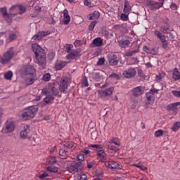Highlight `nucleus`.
I'll list each match as a JSON object with an SVG mask.
<instances>
[{
	"label": "nucleus",
	"instance_id": "f257e3e1",
	"mask_svg": "<svg viewBox=\"0 0 180 180\" xmlns=\"http://www.w3.org/2000/svg\"><path fill=\"white\" fill-rule=\"evenodd\" d=\"M32 50L35 54V63L41 65L42 68H44L46 67V53L44 49L35 43L32 44Z\"/></svg>",
	"mask_w": 180,
	"mask_h": 180
},
{
	"label": "nucleus",
	"instance_id": "f03ea898",
	"mask_svg": "<svg viewBox=\"0 0 180 180\" xmlns=\"http://www.w3.org/2000/svg\"><path fill=\"white\" fill-rule=\"evenodd\" d=\"M39 109L37 105H32L25 109V111L22 114V117L24 120H29V119H33Z\"/></svg>",
	"mask_w": 180,
	"mask_h": 180
},
{
	"label": "nucleus",
	"instance_id": "7ed1b4c3",
	"mask_svg": "<svg viewBox=\"0 0 180 180\" xmlns=\"http://www.w3.org/2000/svg\"><path fill=\"white\" fill-rule=\"evenodd\" d=\"M42 95H58V89L56 87L55 83L49 84L42 89Z\"/></svg>",
	"mask_w": 180,
	"mask_h": 180
},
{
	"label": "nucleus",
	"instance_id": "20e7f679",
	"mask_svg": "<svg viewBox=\"0 0 180 180\" xmlns=\"http://www.w3.org/2000/svg\"><path fill=\"white\" fill-rule=\"evenodd\" d=\"M15 56V51L13 49H10L3 54V64H8Z\"/></svg>",
	"mask_w": 180,
	"mask_h": 180
},
{
	"label": "nucleus",
	"instance_id": "39448f33",
	"mask_svg": "<svg viewBox=\"0 0 180 180\" xmlns=\"http://www.w3.org/2000/svg\"><path fill=\"white\" fill-rule=\"evenodd\" d=\"M159 89H150L149 92L146 93V96L149 105H153L154 103V100L155 99V94H158Z\"/></svg>",
	"mask_w": 180,
	"mask_h": 180
},
{
	"label": "nucleus",
	"instance_id": "423d86ee",
	"mask_svg": "<svg viewBox=\"0 0 180 180\" xmlns=\"http://www.w3.org/2000/svg\"><path fill=\"white\" fill-rule=\"evenodd\" d=\"M15 131V123L11 121H7L4 125L3 131L4 133H13Z\"/></svg>",
	"mask_w": 180,
	"mask_h": 180
},
{
	"label": "nucleus",
	"instance_id": "0eeeda50",
	"mask_svg": "<svg viewBox=\"0 0 180 180\" xmlns=\"http://www.w3.org/2000/svg\"><path fill=\"white\" fill-rule=\"evenodd\" d=\"M22 72L25 75H36V70L34 66L27 65L22 68Z\"/></svg>",
	"mask_w": 180,
	"mask_h": 180
},
{
	"label": "nucleus",
	"instance_id": "6e6552de",
	"mask_svg": "<svg viewBox=\"0 0 180 180\" xmlns=\"http://www.w3.org/2000/svg\"><path fill=\"white\" fill-rule=\"evenodd\" d=\"M105 166L110 169H122L123 166L115 161H106Z\"/></svg>",
	"mask_w": 180,
	"mask_h": 180
},
{
	"label": "nucleus",
	"instance_id": "1a4fd4ad",
	"mask_svg": "<svg viewBox=\"0 0 180 180\" xmlns=\"http://www.w3.org/2000/svg\"><path fill=\"white\" fill-rule=\"evenodd\" d=\"M136 68H129L123 71L122 75L125 77V78H133V77L136 76Z\"/></svg>",
	"mask_w": 180,
	"mask_h": 180
},
{
	"label": "nucleus",
	"instance_id": "9d476101",
	"mask_svg": "<svg viewBox=\"0 0 180 180\" xmlns=\"http://www.w3.org/2000/svg\"><path fill=\"white\" fill-rule=\"evenodd\" d=\"M113 91H115V88L110 87L108 89H106L105 90L98 91V94L101 98H106V96H110V95L113 94Z\"/></svg>",
	"mask_w": 180,
	"mask_h": 180
},
{
	"label": "nucleus",
	"instance_id": "9b49d317",
	"mask_svg": "<svg viewBox=\"0 0 180 180\" xmlns=\"http://www.w3.org/2000/svg\"><path fill=\"white\" fill-rule=\"evenodd\" d=\"M146 5L150 9L155 11L157 9H160V8H162V5H164V4L149 0L146 2Z\"/></svg>",
	"mask_w": 180,
	"mask_h": 180
},
{
	"label": "nucleus",
	"instance_id": "f8f14e48",
	"mask_svg": "<svg viewBox=\"0 0 180 180\" xmlns=\"http://www.w3.org/2000/svg\"><path fill=\"white\" fill-rule=\"evenodd\" d=\"M117 44L122 49H127L131 47V41L129 39H122L117 41Z\"/></svg>",
	"mask_w": 180,
	"mask_h": 180
},
{
	"label": "nucleus",
	"instance_id": "ddd939ff",
	"mask_svg": "<svg viewBox=\"0 0 180 180\" xmlns=\"http://www.w3.org/2000/svg\"><path fill=\"white\" fill-rule=\"evenodd\" d=\"M20 136L22 137V139H27V137H30V127L28 125L25 126L23 130L20 131Z\"/></svg>",
	"mask_w": 180,
	"mask_h": 180
},
{
	"label": "nucleus",
	"instance_id": "4468645a",
	"mask_svg": "<svg viewBox=\"0 0 180 180\" xmlns=\"http://www.w3.org/2000/svg\"><path fill=\"white\" fill-rule=\"evenodd\" d=\"M67 89H68V79H63L59 85V90L60 91V92H63V94H65Z\"/></svg>",
	"mask_w": 180,
	"mask_h": 180
},
{
	"label": "nucleus",
	"instance_id": "2eb2a0df",
	"mask_svg": "<svg viewBox=\"0 0 180 180\" xmlns=\"http://www.w3.org/2000/svg\"><path fill=\"white\" fill-rule=\"evenodd\" d=\"M81 169V162H77L74 165H72L69 167L68 171L72 174H75V172H78V170Z\"/></svg>",
	"mask_w": 180,
	"mask_h": 180
},
{
	"label": "nucleus",
	"instance_id": "dca6fc26",
	"mask_svg": "<svg viewBox=\"0 0 180 180\" xmlns=\"http://www.w3.org/2000/svg\"><path fill=\"white\" fill-rule=\"evenodd\" d=\"M178 109H180L179 102L169 104L167 106V110L174 112V113H176Z\"/></svg>",
	"mask_w": 180,
	"mask_h": 180
},
{
	"label": "nucleus",
	"instance_id": "f3484780",
	"mask_svg": "<svg viewBox=\"0 0 180 180\" xmlns=\"http://www.w3.org/2000/svg\"><path fill=\"white\" fill-rule=\"evenodd\" d=\"M143 94H144V89H143V87L141 86L132 89V94L135 97L140 96V95H143Z\"/></svg>",
	"mask_w": 180,
	"mask_h": 180
},
{
	"label": "nucleus",
	"instance_id": "a211bd4d",
	"mask_svg": "<svg viewBox=\"0 0 180 180\" xmlns=\"http://www.w3.org/2000/svg\"><path fill=\"white\" fill-rule=\"evenodd\" d=\"M49 32L40 31L32 37V40H40L41 38L44 37V36H49Z\"/></svg>",
	"mask_w": 180,
	"mask_h": 180
},
{
	"label": "nucleus",
	"instance_id": "6ab92c4d",
	"mask_svg": "<svg viewBox=\"0 0 180 180\" xmlns=\"http://www.w3.org/2000/svg\"><path fill=\"white\" fill-rule=\"evenodd\" d=\"M80 53H81V50L75 49V50L71 51L67 56V58H68V60H74V58H75L76 57H78V56H79Z\"/></svg>",
	"mask_w": 180,
	"mask_h": 180
},
{
	"label": "nucleus",
	"instance_id": "aec40b11",
	"mask_svg": "<svg viewBox=\"0 0 180 180\" xmlns=\"http://www.w3.org/2000/svg\"><path fill=\"white\" fill-rule=\"evenodd\" d=\"M143 51H146V53H147L148 54H153V56H155V54H157V53H158L157 51V49L148 48L146 46L143 47Z\"/></svg>",
	"mask_w": 180,
	"mask_h": 180
},
{
	"label": "nucleus",
	"instance_id": "412c9836",
	"mask_svg": "<svg viewBox=\"0 0 180 180\" xmlns=\"http://www.w3.org/2000/svg\"><path fill=\"white\" fill-rule=\"evenodd\" d=\"M108 63L110 65H117L119 60H117L116 56L112 55L108 58Z\"/></svg>",
	"mask_w": 180,
	"mask_h": 180
},
{
	"label": "nucleus",
	"instance_id": "4be33fe9",
	"mask_svg": "<svg viewBox=\"0 0 180 180\" xmlns=\"http://www.w3.org/2000/svg\"><path fill=\"white\" fill-rule=\"evenodd\" d=\"M90 79L94 81V82H98L101 79V75L98 72H93L89 75Z\"/></svg>",
	"mask_w": 180,
	"mask_h": 180
},
{
	"label": "nucleus",
	"instance_id": "5701e85b",
	"mask_svg": "<svg viewBox=\"0 0 180 180\" xmlns=\"http://www.w3.org/2000/svg\"><path fill=\"white\" fill-rule=\"evenodd\" d=\"M37 79V77H36V75H30V77L25 79L26 84L32 85V84H34V81H36Z\"/></svg>",
	"mask_w": 180,
	"mask_h": 180
},
{
	"label": "nucleus",
	"instance_id": "b1692460",
	"mask_svg": "<svg viewBox=\"0 0 180 180\" xmlns=\"http://www.w3.org/2000/svg\"><path fill=\"white\" fill-rule=\"evenodd\" d=\"M67 64V61H59L56 63L55 68L56 70L60 71V70H63V68H64Z\"/></svg>",
	"mask_w": 180,
	"mask_h": 180
},
{
	"label": "nucleus",
	"instance_id": "393cba45",
	"mask_svg": "<svg viewBox=\"0 0 180 180\" xmlns=\"http://www.w3.org/2000/svg\"><path fill=\"white\" fill-rule=\"evenodd\" d=\"M70 20H71V18L70 17V15L68 14V11L67 10H65L64 13H63L64 25H68V23H70Z\"/></svg>",
	"mask_w": 180,
	"mask_h": 180
},
{
	"label": "nucleus",
	"instance_id": "a878e982",
	"mask_svg": "<svg viewBox=\"0 0 180 180\" xmlns=\"http://www.w3.org/2000/svg\"><path fill=\"white\" fill-rule=\"evenodd\" d=\"M105 146L107 148H108V150H112V151H114L115 153H117L119 151V148L113 146L112 144V142H110V141H108V142H106Z\"/></svg>",
	"mask_w": 180,
	"mask_h": 180
},
{
	"label": "nucleus",
	"instance_id": "bb28decb",
	"mask_svg": "<svg viewBox=\"0 0 180 180\" xmlns=\"http://www.w3.org/2000/svg\"><path fill=\"white\" fill-rule=\"evenodd\" d=\"M99 16H101L99 11H95L94 13L89 15V20H95V19H98Z\"/></svg>",
	"mask_w": 180,
	"mask_h": 180
},
{
	"label": "nucleus",
	"instance_id": "cd10ccee",
	"mask_svg": "<svg viewBox=\"0 0 180 180\" xmlns=\"http://www.w3.org/2000/svg\"><path fill=\"white\" fill-rule=\"evenodd\" d=\"M93 44H94L96 47H101V46L103 44V40H102L101 37L96 38L93 40Z\"/></svg>",
	"mask_w": 180,
	"mask_h": 180
},
{
	"label": "nucleus",
	"instance_id": "c85d7f7f",
	"mask_svg": "<svg viewBox=\"0 0 180 180\" xmlns=\"http://www.w3.org/2000/svg\"><path fill=\"white\" fill-rule=\"evenodd\" d=\"M51 95L52 94L46 95V98H44V101L46 105H49V103H52L53 101H54V97H53Z\"/></svg>",
	"mask_w": 180,
	"mask_h": 180
},
{
	"label": "nucleus",
	"instance_id": "c756f323",
	"mask_svg": "<svg viewBox=\"0 0 180 180\" xmlns=\"http://www.w3.org/2000/svg\"><path fill=\"white\" fill-rule=\"evenodd\" d=\"M16 14H13V13H6L4 15H3L4 19L5 20L6 22H8L10 23V22L12 21V18L13 16H15Z\"/></svg>",
	"mask_w": 180,
	"mask_h": 180
},
{
	"label": "nucleus",
	"instance_id": "7c9ffc66",
	"mask_svg": "<svg viewBox=\"0 0 180 180\" xmlns=\"http://www.w3.org/2000/svg\"><path fill=\"white\" fill-rule=\"evenodd\" d=\"M130 11H131V6H130V4L127 1H125L123 12L124 13H129Z\"/></svg>",
	"mask_w": 180,
	"mask_h": 180
},
{
	"label": "nucleus",
	"instance_id": "2f4dec72",
	"mask_svg": "<svg viewBox=\"0 0 180 180\" xmlns=\"http://www.w3.org/2000/svg\"><path fill=\"white\" fill-rule=\"evenodd\" d=\"M160 32L163 33L164 34H168V31L169 30V25L168 24H166L165 25H162L160 27Z\"/></svg>",
	"mask_w": 180,
	"mask_h": 180
},
{
	"label": "nucleus",
	"instance_id": "473e14b6",
	"mask_svg": "<svg viewBox=\"0 0 180 180\" xmlns=\"http://www.w3.org/2000/svg\"><path fill=\"white\" fill-rule=\"evenodd\" d=\"M172 78L174 81H178L180 79V73L178 69H175L172 73Z\"/></svg>",
	"mask_w": 180,
	"mask_h": 180
},
{
	"label": "nucleus",
	"instance_id": "72a5a7b5",
	"mask_svg": "<svg viewBox=\"0 0 180 180\" xmlns=\"http://www.w3.org/2000/svg\"><path fill=\"white\" fill-rule=\"evenodd\" d=\"M97 155L101 160H106V153H105V150H98L97 153Z\"/></svg>",
	"mask_w": 180,
	"mask_h": 180
},
{
	"label": "nucleus",
	"instance_id": "f704fd0d",
	"mask_svg": "<svg viewBox=\"0 0 180 180\" xmlns=\"http://www.w3.org/2000/svg\"><path fill=\"white\" fill-rule=\"evenodd\" d=\"M18 32L10 34L8 36V40L10 41H13V40H16V39H18Z\"/></svg>",
	"mask_w": 180,
	"mask_h": 180
},
{
	"label": "nucleus",
	"instance_id": "c9c22d12",
	"mask_svg": "<svg viewBox=\"0 0 180 180\" xmlns=\"http://www.w3.org/2000/svg\"><path fill=\"white\" fill-rule=\"evenodd\" d=\"M83 44H86V42L84 40H76L74 43V46L76 47H79V46H82Z\"/></svg>",
	"mask_w": 180,
	"mask_h": 180
},
{
	"label": "nucleus",
	"instance_id": "e433bc0d",
	"mask_svg": "<svg viewBox=\"0 0 180 180\" xmlns=\"http://www.w3.org/2000/svg\"><path fill=\"white\" fill-rule=\"evenodd\" d=\"M179 129H180V122H175L172 127V130L173 131H176L177 130H179Z\"/></svg>",
	"mask_w": 180,
	"mask_h": 180
},
{
	"label": "nucleus",
	"instance_id": "4c0bfd02",
	"mask_svg": "<svg viewBox=\"0 0 180 180\" xmlns=\"http://www.w3.org/2000/svg\"><path fill=\"white\" fill-rule=\"evenodd\" d=\"M18 9L19 11V15H23L26 12V6H18Z\"/></svg>",
	"mask_w": 180,
	"mask_h": 180
},
{
	"label": "nucleus",
	"instance_id": "58836bf2",
	"mask_svg": "<svg viewBox=\"0 0 180 180\" xmlns=\"http://www.w3.org/2000/svg\"><path fill=\"white\" fill-rule=\"evenodd\" d=\"M110 142L111 144H115V146H120V140H119L117 138H112Z\"/></svg>",
	"mask_w": 180,
	"mask_h": 180
},
{
	"label": "nucleus",
	"instance_id": "ea45409f",
	"mask_svg": "<svg viewBox=\"0 0 180 180\" xmlns=\"http://www.w3.org/2000/svg\"><path fill=\"white\" fill-rule=\"evenodd\" d=\"M47 170L49 171V172H57L58 171V168L55 166H49L47 167Z\"/></svg>",
	"mask_w": 180,
	"mask_h": 180
},
{
	"label": "nucleus",
	"instance_id": "a19ab883",
	"mask_svg": "<svg viewBox=\"0 0 180 180\" xmlns=\"http://www.w3.org/2000/svg\"><path fill=\"white\" fill-rule=\"evenodd\" d=\"M48 162L51 165L56 164L57 162V159L56 157L51 156L48 158Z\"/></svg>",
	"mask_w": 180,
	"mask_h": 180
},
{
	"label": "nucleus",
	"instance_id": "79ce46f5",
	"mask_svg": "<svg viewBox=\"0 0 180 180\" xmlns=\"http://www.w3.org/2000/svg\"><path fill=\"white\" fill-rule=\"evenodd\" d=\"M51 75L50 73H46L43 75L42 79L43 81H46V82H49V79H51Z\"/></svg>",
	"mask_w": 180,
	"mask_h": 180
},
{
	"label": "nucleus",
	"instance_id": "37998d69",
	"mask_svg": "<svg viewBox=\"0 0 180 180\" xmlns=\"http://www.w3.org/2000/svg\"><path fill=\"white\" fill-rule=\"evenodd\" d=\"M164 134V131L162 129H159L155 132V137H161Z\"/></svg>",
	"mask_w": 180,
	"mask_h": 180
},
{
	"label": "nucleus",
	"instance_id": "c03bdc74",
	"mask_svg": "<svg viewBox=\"0 0 180 180\" xmlns=\"http://www.w3.org/2000/svg\"><path fill=\"white\" fill-rule=\"evenodd\" d=\"M137 53L136 50L134 51H130L125 53L126 57H131L132 56H134Z\"/></svg>",
	"mask_w": 180,
	"mask_h": 180
},
{
	"label": "nucleus",
	"instance_id": "a18cd8bd",
	"mask_svg": "<svg viewBox=\"0 0 180 180\" xmlns=\"http://www.w3.org/2000/svg\"><path fill=\"white\" fill-rule=\"evenodd\" d=\"M12 75H13V73L11 71H9V72H7L6 73H5L4 75V78L6 79H11L12 78Z\"/></svg>",
	"mask_w": 180,
	"mask_h": 180
},
{
	"label": "nucleus",
	"instance_id": "49530a36",
	"mask_svg": "<svg viewBox=\"0 0 180 180\" xmlns=\"http://www.w3.org/2000/svg\"><path fill=\"white\" fill-rule=\"evenodd\" d=\"M63 146L67 148H72L74 147V143L68 141V142H66Z\"/></svg>",
	"mask_w": 180,
	"mask_h": 180
},
{
	"label": "nucleus",
	"instance_id": "de8ad7c7",
	"mask_svg": "<svg viewBox=\"0 0 180 180\" xmlns=\"http://www.w3.org/2000/svg\"><path fill=\"white\" fill-rule=\"evenodd\" d=\"M95 26H96V21L91 22V23L89 25V30L92 32V30L95 29Z\"/></svg>",
	"mask_w": 180,
	"mask_h": 180
},
{
	"label": "nucleus",
	"instance_id": "09e8293b",
	"mask_svg": "<svg viewBox=\"0 0 180 180\" xmlns=\"http://www.w3.org/2000/svg\"><path fill=\"white\" fill-rule=\"evenodd\" d=\"M105 58H100L96 63V65H103L105 64Z\"/></svg>",
	"mask_w": 180,
	"mask_h": 180
},
{
	"label": "nucleus",
	"instance_id": "8fccbe9b",
	"mask_svg": "<svg viewBox=\"0 0 180 180\" xmlns=\"http://www.w3.org/2000/svg\"><path fill=\"white\" fill-rule=\"evenodd\" d=\"M66 154H67V150H65V149L60 148L59 150V155H60V157H65V155Z\"/></svg>",
	"mask_w": 180,
	"mask_h": 180
},
{
	"label": "nucleus",
	"instance_id": "3c124183",
	"mask_svg": "<svg viewBox=\"0 0 180 180\" xmlns=\"http://www.w3.org/2000/svg\"><path fill=\"white\" fill-rule=\"evenodd\" d=\"M154 34H155V36H157V37L158 39H160L164 35V34H162L161 32H160L158 30L154 31Z\"/></svg>",
	"mask_w": 180,
	"mask_h": 180
},
{
	"label": "nucleus",
	"instance_id": "603ef678",
	"mask_svg": "<svg viewBox=\"0 0 180 180\" xmlns=\"http://www.w3.org/2000/svg\"><path fill=\"white\" fill-rule=\"evenodd\" d=\"M129 19V15H127L126 13H122L121 14V20H124V22H127Z\"/></svg>",
	"mask_w": 180,
	"mask_h": 180
},
{
	"label": "nucleus",
	"instance_id": "864d4df0",
	"mask_svg": "<svg viewBox=\"0 0 180 180\" xmlns=\"http://www.w3.org/2000/svg\"><path fill=\"white\" fill-rule=\"evenodd\" d=\"M79 180H86V174L84 173H81L78 175Z\"/></svg>",
	"mask_w": 180,
	"mask_h": 180
},
{
	"label": "nucleus",
	"instance_id": "5fc2aeb1",
	"mask_svg": "<svg viewBox=\"0 0 180 180\" xmlns=\"http://www.w3.org/2000/svg\"><path fill=\"white\" fill-rule=\"evenodd\" d=\"M18 5H13L10 8L9 11H10V12H16V11H18Z\"/></svg>",
	"mask_w": 180,
	"mask_h": 180
},
{
	"label": "nucleus",
	"instance_id": "6e6d98bb",
	"mask_svg": "<svg viewBox=\"0 0 180 180\" xmlns=\"http://www.w3.org/2000/svg\"><path fill=\"white\" fill-rule=\"evenodd\" d=\"M90 147H92V148H96L97 150L102 149V145L99 144H92L90 146Z\"/></svg>",
	"mask_w": 180,
	"mask_h": 180
},
{
	"label": "nucleus",
	"instance_id": "4d7b16f0",
	"mask_svg": "<svg viewBox=\"0 0 180 180\" xmlns=\"http://www.w3.org/2000/svg\"><path fill=\"white\" fill-rule=\"evenodd\" d=\"M82 86H84L85 88L88 86V79H86V77L83 78Z\"/></svg>",
	"mask_w": 180,
	"mask_h": 180
},
{
	"label": "nucleus",
	"instance_id": "13d9d810",
	"mask_svg": "<svg viewBox=\"0 0 180 180\" xmlns=\"http://www.w3.org/2000/svg\"><path fill=\"white\" fill-rule=\"evenodd\" d=\"M0 12L2 13L3 16H5V15H6V13H8L6 7L0 8Z\"/></svg>",
	"mask_w": 180,
	"mask_h": 180
},
{
	"label": "nucleus",
	"instance_id": "bf43d9fd",
	"mask_svg": "<svg viewBox=\"0 0 180 180\" xmlns=\"http://www.w3.org/2000/svg\"><path fill=\"white\" fill-rule=\"evenodd\" d=\"M102 34L105 37V39H110V37L109 36V31L105 30L103 32Z\"/></svg>",
	"mask_w": 180,
	"mask_h": 180
},
{
	"label": "nucleus",
	"instance_id": "052dcab7",
	"mask_svg": "<svg viewBox=\"0 0 180 180\" xmlns=\"http://www.w3.org/2000/svg\"><path fill=\"white\" fill-rule=\"evenodd\" d=\"M77 158L79 161H84V160H85V157L82 153L77 155Z\"/></svg>",
	"mask_w": 180,
	"mask_h": 180
},
{
	"label": "nucleus",
	"instance_id": "680f3d73",
	"mask_svg": "<svg viewBox=\"0 0 180 180\" xmlns=\"http://www.w3.org/2000/svg\"><path fill=\"white\" fill-rule=\"evenodd\" d=\"M108 78H114L115 79H119V75L116 73H112L108 77Z\"/></svg>",
	"mask_w": 180,
	"mask_h": 180
},
{
	"label": "nucleus",
	"instance_id": "e2e57ef3",
	"mask_svg": "<svg viewBox=\"0 0 180 180\" xmlns=\"http://www.w3.org/2000/svg\"><path fill=\"white\" fill-rule=\"evenodd\" d=\"M172 94L176 96V98H180V91H172Z\"/></svg>",
	"mask_w": 180,
	"mask_h": 180
},
{
	"label": "nucleus",
	"instance_id": "0e129e2a",
	"mask_svg": "<svg viewBox=\"0 0 180 180\" xmlns=\"http://www.w3.org/2000/svg\"><path fill=\"white\" fill-rule=\"evenodd\" d=\"M164 78V74H159L158 75L156 76V80L157 81H161Z\"/></svg>",
	"mask_w": 180,
	"mask_h": 180
},
{
	"label": "nucleus",
	"instance_id": "69168bd1",
	"mask_svg": "<svg viewBox=\"0 0 180 180\" xmlns=\"http://www.w3.org/2000/svg\"><path fill=\"white\" fill-rule=\"evenodd\" d=\"M56 54L53 52H49L48 54V57L49 58H50V60H53V58H54Z\"/></svg>",
	"mask_w": 180,
	"mask_h": 180
},
{
	"label": "nucleus",
	"instance_id": "338daca9",
	"mask_svg": "<svg viewBox=\"0 0 180 180\" xmlns=\"http://www.w3.org/2000/svg\"><path fill=\"white\" fill-rule=\"evenodd\" d=\"M72 49V45H69L66 47V51L67 53H69V54L71 52V49Z\"/></svg>",
	"mask_w": 180,
	"mask_h": 180
},
{
	"label": "nucleus",
	"instance_id": "774afa93",
	"mask_svg": "<svg viewBox=\"0 0 180 180\" xmlns=\"http://www.w3.org/2000/svg\"><path fill=\"white\" fill-rule=\"evenodd\" d=\"M162 43V47L163 49H168V42L167 41H165Z\"/></svg>",
	"mask_w": 180,
	"mask_h": 180
}]
</instances>
